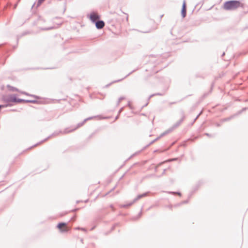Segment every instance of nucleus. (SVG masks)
I'll list each match as a JSON object with an SVG mask.
<instances>
[{
  "mask_svg": "<svg viewBox=\"0 0 248 248\" xmlns=\"http://www.w3.org/2000/svg\"><path fill=\"white\" fill-rule=\"evenodd\" d=\"M181 15L183 18L185 17L186 15V1L184 0L181 10Z\"/></svg>",
  "mask_w": 248,
  "mask_h": 248,
  "instance_id": "1a4fd4ad",
  "label": "nucleus"
},
{
  "mask_svg": "<svg viewBox=\"0 0 248 248\" xmlns=\"http://www.w3.org/2000/svg\"><path fill=\"white\" fill-rule=\"evenodd\" d=\"M110 207L112 209V210H114L113 206L112 204H111L110 205Z\"/></svg>",
  "mask_w": 248,
  "mask_h": 248,
  "instance_id": "72a5a7b5",
  "label": "nucleus"
},
{
  "mask_svg": "<svg viewBox=\"0 0 248 248\" xmlns=\"http://www.w3.org/2000/svg\"><path fill=\"white\" fill-rule=\"evenodd\" d=\"M97 29H101L105 26V22L103 20H98L94 23Z\"/></svg>",
  "mask_w": 248,
  "mask_h": 248,
  "instance_id": "6e6552de",
  "label": "nucleus"
},
{
  "mask_svg": "<svg viewBox=\"0 0 248 248\" xmlns=\"http://www.w3.org/2000/svg\"><path fill=\"white\" fill-rule=\"evenodd\" d=\"M123 109H124V108H123V107L121 108L120 109V110H119L118 113H119V114H120V113H121V112H122V111H123Z\"/></svg>",
  "mask_w": 248,
  "mask_h": 248,
  "instance_id": "bb28decb",
  "label": "nucleus"
},
{
  "mask_svg": "<svg viewBox=\"0 0 248 248\" xmlns=\"http://www.w3.org/2000/svg\"><path fill=\"white\" fill-rule=\"evenodd\" d=\"M187 202H188V200H186V201H183L182 203H180V204L186 203Z\"/></svg>",
  "mask_w": 248,
  "mask_h": 248,
  "instance_id": "cd10ccee",
  "label": "nucleus"
},
{
  "mask_svg": "<svg viewBox=\"0 0 248 248\" xmlns=\"http://www.w3.org/2000/svg\"><path fill=\"white\" fill-rule=\"evenodd\" d=\"M90 19L93 23H94L100 19V16L94 12H92L90 14Z\"/></svg>",
  "mask_w": 248,
  "mask_h": 248,
  "instance_id": "423d86ee",
  "label": "nucleus"
},
{
  "mask_svg": "<svg viewBox=\"0 0 248 248\" xmlns=\"http://www.w3.org/2000/svg\"><path fill=\"white\" fill-rule=\"evenodd\" d=\"M7 87L9 89V90H10L11 91H13V92L18 91V89L17 88H16L15 87H12V86H11L10 85H8Z\"/></svg>",
  "mask_w": 248,
  "mask_h": 248,
  "instance_id": "dca6fc26",
  "label": "nucleus"
},
{
  "mask_svg": "<svg viewBox=\"0 0 248 248\" xmlns=\"http://www.w3.org/2000/svg\"><path fill=\"white\" fill-rule=\"evenodd\" d=\"M17 4H18V3H16V4H15V5H14V9H16V8Z\"/></svg>",
  "mask_w": 248,
  "mask_h": 248,
  "instance_id": "2f4dec72",
  "label": "nucleus"
},
{
  "mask_svg": "<svg viewBox=\"0 0 248 248\" xmlns=\"http://www.w3.org/2000/svg\"><path fill=\"white\" fill-rule=\"evenodd\" d=\"M45 0H38L37 2L36 3H34L32 7L31 8H33L34 7H35L36 8L40 6V5L42 3L43 1H44Z\"/></svg>",
  "mask_w": 248,
  "mask_h": 248,
  "instance_id": "f8f14e48",
  "label": "nucleus"
},
{
  "mask_svg": "<svg viewBox=\"0 0 248 248\" xmlns=\"http://www.w3.org/2000/svg\"><path fill=\"white\" fill-rule=\"evenodd\" d=\"M220 124H217V126H220Z\"/></svg>",
  "mask_w": 248,
  "mask_h": 248,
  "instance_id": "79ce46f5",
  "label": "nucleus"
},
{
  "mask_svg": "<svg viewBox=\"0 0 248 248\" xmlns=\"http://www.w3.org/2000/svg\"><path fill=\"white\" fill-rule=\"evenodd\" d=\"M126 20H128V16H127Z\"/></svg>",
  "mask_w": 248,
  "mask_h": 248,
  "instance_id": "09e8293b",
  "label": "nucleus"
},
{
  "mask_svg": "<svg viewBox=\"0 0 248 248\" xmlns=\"http://www.w3.org/2000/svg\"><path fill=\"white\" fill-rule=\"evenodd\" d=\"M80 230H82L83 231H86V229L85 228H81Z\"/></svg>",
  "mask_w": 248,
  "mask_h": 248,
  "instance_id": "f704fd0d",
  "label": "nucleus"
},
{
  "mask_svg": "<svg viewBox=\"0 0 248 248\" xmlns=\"http://www.w3.org/2000/svg\"><path fill=\"white\" fill-rule=\"evenodd\" d=\"M142 215V212L140 211V213L139 214L138 216L136 217V218H135V219H138V218H139Z\"/></svg>",
  "mask_w": 248,
  "mask_h": 248,
  "instance_id": "4be33fe9",
  "label": "nucleus"
},
{
  "mask_svg": "<svg viewBox=\"0 0 248 248\" xmlns=\"http://www.w3.org/2000/svg\"><path fill=\"white\" fill-rule=\"evenodd\" d=\"M201 114V113H199V114L197 115V117H196V118L194 119V122H195V121L196 120V119H197L199 117V116L200 115V114Z\"/></svg>",
  "mask_w": 248,
  "mask_h": 248,
  "instance_id": "7c9ffc66",
  "label": "nucleus"
},
{
  "mask_svg": "<svg viewBox=\"0 0 248 248\" xmlns=\"http://www.w3.org/2000/svg\"><path fill=\"white\" fill-rule=\"evenodd\" d=\"M72 219H73V220L74 221L75 220V217H73L72 218Z\"/></svg>",
  "mask_w": 248,
  "mask_h": 248,
  "instance_id": "37998d69",
  "label": "nucleus"
},
{
  "mask_svg": "<svg viewBox=\"0 0 248 248\" xmlns=\"http://www.w3.org/2000/svg\"><path fill=\"white\" fill-rule=\"evenodd\" d=\"M128 105V106H130V102H129V103H128V105Z\"/></svg>",
  "mask_w": 248,
  "mask_h": 248,
  "instance_id": "a18cd8bd",
  "label": "nucleus"
},
{
  "mask_svg": "<svg viewBox=\"0 0 248 248\" xmlns=\"http://www.w3.org/2000/svg\"><path fill=\"white\" fill-rule=\"evenodd\" d=\"M148 194H149V192H148L144 193L142 194H140L136 198H135L134 199V200L132 202H131L129 203L128 204L122 205L121 207H124V208L128 207L131 206V205H132L134 202H137V201H138L141 198L147 196L148 195Z\"/></svg>",
  "mask_w": 248,
  "mask_h": 248,
  "instance_id": "20e7f679",
  "label": "nucleus"
},
{
  "mask_svg": "<svg viewBox=\"0 0 248 248\" xmlns=\"http://www.w3.org/2000/svg\"><path fill=\"white\" fill-rule=\"evenodd\" d=\"M205 135L209 137H214V135H211L209 133H205Z\"/></svg>",
  "mask_w": 248,
  "mask_h": 248,
  "instance_id": "b1692460",
  "label": "nucleus"
},
{
  "mask_svg": "<svg viewBox=\"0 0 248 248\" xmlns=\"http://www.w3.org/2000/svg\"><path fill=\"white\" fill-rule=\"evenodd\" d=\"M225 55V52H223L221 55V57H223Z\"/></svg>",
  "mask_w": 248,
  "mask_h": 248,
  "instance_id": "a19ab883",
  "label": "nucleus"
},
{
  "mask_svg": "<svg viewBox=\"0 0 248 248\" xmlns=\"http://www.w3.org/2000/svg\"><path fill=\"white\" fill-rule=\"evenodd\" d=\"M136 70H133L132 71H131V72H130L128 74H127L126 76H125V77H124V78H122V79H118V80H114L113 81H112V82L110 83L109 84H107V85H106V87H109L110 85H111L112 83H116V82H120L121 81H122L123 79L127 78L128 76H129L131 74H132L133 72H135Z\"/></svg>",
  "mask_w": 248,
  "mask_h": 248,
  "instance_id": "9b49d317",
  "label": "nucleus"
},
{
  "mask_svg": "<svg viewBox=\"0 0 248 248\" xmlns=\"http://www.w3.org/2000/svg\"><path fill=\"white\" fill-rule=\"evenodd\" d=\"M1 99L6 104H11L12 102L17 103L18 98H16V94H12L3 95Z\"/></svg>",
  "mask_w": 248,
  "mask_h": 248,
  "instance_id": "f03ea898",
  "label": "nucleus"
},
{
  "mask_svg": "<svg viewBox=\"0 0 248 248\" xmlns=\"http://www.w3.org/2000/svg\"><path fill=\"white\" fill-rule=\"evenodd\" d=\"M93 118V117H89V118H87L86 119H85L84 120V122H86V121H87L88 120H91Z\"/></svg>",
  "mask_w": 248,
  "mask_h": 248,
  "instance_id": "5701e85b",
  "label": "nucleus"
},
{
  "mask_svg": "<svg viewBox=\"0 0 248 248\" xmlns=\"http://www.w3.org/2000/svg\"><path fill=\"white\" fill-rule=\"evenodd\" d=\"M58 133L55 132H54L53 134H52L51 136H48L47 138H46V139H45L44 140L41 141V142H43L45 141H46V140H47L48 139H49L51 136H53V135H58Z\"/></svg>",
  "mask_w": 248,
  "mask_h": 248,
  "instance_id": "a211bd4d",
  "label": "nucleus"
},
{
  "mask_svg": "<svg viewBox=\"0 0 248 248\" xmlns=\"http://www.w3.org/2000/svg\"><path fill=\"white\" fill-rule=\"evenodd\" d=\"M248 109V108H244L242 110L239 112V113H241L242 111Z\"/></svg>",
  "mask_w": 248,
  "mask_h": 248,
  "instance_id": "a878e982",
  "label": "nucleus"
},
{
  "mask_svg": "<svg viewBox=\"0 0 248 248\" xmlns=\"http://www.w3.org/2000/svg\"><path fill=\"white\" fill-rule=\"evenodd\" d=\"M125 99V97H123V96H122V97H120L119 99H118V100L117 101V105H119V104L120 103V102L123 100H124Z\"/></svg>",
  "mask_w": 248,
  "mask_h": 248,
  "instance_id": "6ab92c4d",
  "label": "nucleus"
},
{
  "mask_svg": "<svg viewBox=\"0 0 248 248\" xmlns=\"http://www.w3.org/2000/svg\"><path fill=\"white\" fill-rule=\"evenodd\" d=\"M181 113L182 118L178 122L176 123L172 126V127L171 128H173V130H174L175 128H176V127L179 126L183 122L184 120L185 119V113H184V111H183V110L181 111Z\"/></svg>",
  "mask_w": 248,
  "mask_h": 248,
  "instance_id": "0eeeda50",
  "label": "nucleus"
},
{
  "mask_svg": "<svg viewBox=\"0 0 248 248\" xmlns=\"http://www.w3.org/2000/svg\"><path fill=\"white\" fill-rule=\"evenodd\" d=\"M161 137H160V136L158 137H157V138H156L154 140H153L152 141H151L150 142V143L149 144V145H151L152 144H153L154 142H155V141H156L157 140H158L159 139H160Z\"/></svg>",
  "mask_w": 248,
  "mask_h": 248,
  "instance_id": "412c9836",
  "label": "nucleus"
},
{
  "mask_svg": "<svg viewBox=\"0 0 248 248\" xmlns=\"http://www.w3.org/2000/svg\"><path fill=\"white\" fill-rule=\"evenodd\" d=\"M243 7V4L239 0H231L224 3L223 8L226 11H233L238 7Z\"/></svg>",
  "mask_w": 248,
  "mask_h": 248,
  "instance_id": "f257e3e1",
  "label": "nucleus"
},
{
  "mask_svg": "<svg viewBox=\"0 0 248 248\" xmlns=\"http://www.w3.org/2000/svg\"><path fill=\"white\" fill-rule=\"evenodd\" d=\"M173 130V128H172L171 127L169 129L165 131V132H164L163 133H162L161 135H160V137H163V136H165L167 134H168V133H170V132H171Z\"/></svg>",
  "mask_w": 248,
  "mask_h": 248,
  "instance_id": "4468645a",
  "label": "nucleus"
},
{
  "mask_svg": "<svg viewBox=\"0 0 248 248\" xmlns=\"http://www.w3.org/2000/svg\"><path fill=\"white\" fill-rule=\"evenodd\" d=\"M232 118V117H229V118H225L224 119L223 121H229L230 120H231Z\"/></svg>",
  "mask_w": 248,
  "mask_h": 248,
  "instance_id": "393cba45",
  "label": "nucleus"
},
{
  "mask_svg": "<svg viewBox=\"0 0 248 248\" xmlns=\"http://www.w3.org/2000/svg\"><path fill=\"white\" fill-rule=\"evenodd\" d=\"M20 93H22V94H25L26 95H27V96H31V97H33L36 99H38L39 98V97L37 95H33V94H31L27 92H20Z\"/></svg>",
  "mask_w": 248,
  "mask_h": 248,
  "instance_id": "ddd939ff",
  "label": "nucleus"
},
{
  "mask_svg": "<svg viewBox=\"0 0 248 248\" xmlns=\"http://www.w3.org/2000/svg\"><path fill=\"white\" fill-rule=\"evenodd\" d=\"M52 29V28H48V29H44L43 30H50V29Z\"/></svg>",
  "mask_w": 248,
  "mask_h": 248,
  "instance_id": "58836bf2",
  "label": "nucleus"
},
{
  "mask_svg": "<svg viewBox=\"0 0 248 248\" xmlns=\"http://www.w3.org/2000/svg\"><path fill=\"white\" fill-rule=\"evenodd\" d=\"M166 169H164V170H163V172H162V175H163V174H164L165 173V172H166Z\"/></svg>",
  "mask_w": 248,
  "mask_h": 248,
  "instance_id": "473e14b6",
  "label": "nucleus"
},
{
  "mask_svg": "<svg viewBox=\"0 0 248 248\" xmlns=\"http://www.w3.org/2000/svg\"><path fill=\"white\" fill-rule=\"evenodd\" d=\"M78 209V208H77V209H75L74 210H73L72 211L75 212L76 211H77Z\"/></svg>",
  "mask_w": 248,
  "mask_h": 248,
  "instance_id": "e433bc0d",
  "label": "nucleus"
},
{
  "mask_svg": "<svg viewBox=\"0 0 248 248\" xmlns=\"http://www.w3.org/2000/svg\"><path fill=\"white\" fill-rule=\"evenodd\" d=\"M85 123V122H84V121H83L82 122L78 123L77 124V126H76L75 127L72 128V127H71L66 128L63 131H60L59 133H62V134H67L68 133L73 132V131H75V130H76L78 127H80V126H82Z\"/></svg>",
  "mask_w": 248,
  "mask_h": 248,
  "instance_id": "7ed1b4c3",
  "label": "nucleus"
},
{
  "mask_svg": "<svg viewBox=\"0 0 248 248\" xmlns=\"http://www.w3.org/2000/svg\"><path fill=\"white\" fill-rule=\"evenodd\" d=\"M12 106V105L10 104H5L4 105H0V109H1L2 108H5L7 107H11Z\"/></svg>",
  "mask_w": 248,
  "mask_h": 248,
  "instance_id": "f3484780",
  "label": "nucleus"
},
{
  "mask_svg": "<svg viewBox=\"0 0 248 248\" xmlns=\"http://www.w3.org/2000/svg\"><path fill=\"white\" fill-rule=\"evenodd\" d=\"M118 118V116H116V118H115V119H117Z\"/></svg>",
  "mask_w": 248,
  "mask_h": 248,
  "instance_id": "49530a36",
  "label": "nucleus"
},
{
  "mask_svg": "<svg viewBox=\"0 0 248 248\" xmlns=\"http://www.w3.org/2000/svg\"><path fill=\"white\" fill-rule=\"evenodd\" d=\"M174 103H175V102H171V103H170V104H174Z\"/></svg>",
  "mask_w": 248,
  "mask_h": 248,
  "instance_id": "de8ad7c7",
  "label": "nucleus"
},
{
  "mask_svg": "<svg viewBox=\"0 0 248 248\" xmlns=\"http://www.w3.org/2000/svg\"><path fill=\"white\" fill-rule=\"evenodd\" d=\"M165 94V93H154L150 95L148 97V100H150L152 97L155 96V95H159V96H163Z\"/></svg>",
  "mask_w": 248,
  "mask_h": 248,
  "instance_id": "2eb2a0df",
  "label": "nucleus"
},
{
  "mask_svg": "<svg viewBox=\"0 0 248 248\" xmlns=\"http://www.w3.org/2000/svg\"><path fill=\"white\" fill-rule=\"evenodd\" d=\"M94 134V133H93V134H92L90 136L89 138H91L92 136H93V135Z\"/></svg>",
  "mask_w": 248,
  "mask_h": 248,
  "instance_id": "c9c22d12",
  "label": "nucleus"
},
{
  "mask_svg": "<svg viewBox=\"0 0 248 248\" xmlns=\"http://www.w3.org/2000/svg\"><path fill=\"white\" fill-rule=\"evenodd\" d=\"M169 193L172 194H178L179 196L181 195V193L179 192H169Z\"/></svg>",
  "mask_w": 248,
  "mask_h": 248,
  "instance_id": "aec40b11",
  "label": "nucleus"
},
{
  "mask_svg": "<svg viewBox=\"0 0 248 248\" xmlns=\"http://www.w3.org/2000/svg\"><path fill=\"white\" fill-rule=\"evenodd\" d=\"M31 103L33 104H36L38 103V101L36 100H25L23 99H17V103Z\"/></svg>",
  "mask_w": 248,
  "mask_h": 248,
  "instance_id": "9d476101",
  "label": "nucleus"
},
{
  "mask_svg": "<svg viewBox=\"0 0 248 248\" xmlns=\"http://www.w3.org/2000/svg\"><path fill=\"white\" fill-rule=\"evenodd\" d=\"M38 144H39V143H38ZM36 146V144H35V145H34V146Z\"/></svg>",
  "mask_w": 248,
  "mask_h": 248,
  "instance_id": "3c124183",
  "label": "nucleus"
},
{
  "mask_svg": "<svg viewBox=\"0 0 248 248\" xmlns=\"http://www.w3.org/2000/svg\"><path fill=\"white\" fill-rule=\"evenodd\" d=\"M57 227L62 232H65L68 231V229L66 227V224L65 223H59L57 225Z\"/></svg>",
  "mask_w": 248,
  "mask_h": 248,
  "instance_id": "39448f33",
  "label": "nucleus"
},
{
  "mask_svg": "<svg viewBox=\"0 0 248 248\" xmlns=\"http://www.w3.org/2000/svg\"><path fill=\"white\" fill-rule=\"evenodd\" d=\"M178 158H172V159H170V161H175V160H178Z\"/></svg>",
  "mask_w": 248,
  "mask_h": 248,
  "instance_id": "c85d7f7f",
  "label": "nucleus"
},
{
  "mask_svg": "<svg viewBox=\"0 0 248 248\" xmlns=\"http://www.w3.org/2000/svg\"><path fill=\"white\" fill-rule=\"evenodd\" d=\"M150 31H151V30H150V31H145L144 32H150Z\"/></svg>",
  "mask_w": 248,
  "mask_h": 248,
  "instance_id": "c03bdc74",
  "label": "nucleus"
},
{
  "mask_svg": "<svg viewBox=\"0 0 248 248\" xmlns=\"http://www.w3.org/2000/svg\"><path fill=\"white\" fill-rule=\"evenodd\" d=\"M201 114V113H199V114L197 115V117H196V118L194 119V122H195V121L196 120V119H197L199 117V116L200 115V114Z\"/></svg>",
  "mask_w": 248,
  "mask_h": 248,
  "instance_id": "c756f323",
  "label": "nucleus"
},
{
  "mask_svg": "<svg viewBox=\"0 0 248 248\" xmlns=\"http://www.w3.org/2000/svg\"><path fill=\"white\" fill-rule=\"evenodd\" d=\"M246 101H248V99L246 100Z\"/></svg>",
  "mask_w": 248,
  "mask_h": 248,
  "instance_id": "603ef678",
  "label": "nucleus"
},
{
  "mask_svg": "<svg viewBox=\"0 0 248 248\" xmlns=\"http://www.w3.org/2000/svg\"><path fill=\"white\" fill-rule=\"evenodd\" d=\"M44 69H53V68H44Z\"/></svg>",
  "mask_w": 248,
  "mask_h": 248,
  "instance_id": "ea45409f",
  "label": "nucleus"
},
{
  "mask_svg": "<svg viewBox=\"0 0 248 248\" xmlns=\"http://www.w3.org/2000/svg\"><path fill=\"white\" fill-rule=\"evenodd\" d=\"M81 242H83V239H81Z\"/></svg>",
  "mask_w": 248,
  "mask_h": 248,
  "instance_id": "8fccbe9b",
  "label": "nucleus"
},
{
  "mask_svg": "<svg viewBox=\"0 0 248 248\" xmlns=\"http://www.w3.org/2000/svg\"><path fill=\"white\" fill-rule=\"evenodd\" d=\"M81 228H80V227H77V228H76V229H77V230H81Z\"/></svg>",
  "mask_w": 248,
  "mask_h": 248,
  "instance_id": "4c0bfd02",
  "label": "nucleus"
}]
</instances>
